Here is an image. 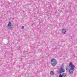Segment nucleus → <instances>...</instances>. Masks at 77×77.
Here are the masks:
<instances>
[{"mask_svg": "<svg viewBox=\"0 0 77 77\" xmlns=\"http://www.w3.org/2000/svg\"><path fill=\"white\" fill-rule=\"evenodd\" d=\"M69 66L70 67V70H69V72L71 74L73 73L74 72V69L75 68V66L72 65V63L70 62L69 64Z\"/></svg>", "mask_w": 77, "mask_h": 77, "instance_id": "f257e3e1", "label": "nucleus"}, {"mask_svg": "<svg viewBox=\"0 0 77 77\" xmlns=\"http://www.w3.org/2000/svg\"><path fill=\"white\" fill-rule=\"evenodd\" d=\"M51 62H52L51 63V65L53 66H55L57 65V61L55 59H51Z\"/></svg>", "mask_w": 77, "mask_h": 77, "instance_id": "f03ea898", "label": "nucleus"}, {"mask_svg": "<svg viewBox=\"0 0 77 77\" xmlns=\"http://www.w3.org/2000/svg\"><path fill=\"white\" fill-rule=\"evenodd\" d=\"M8 29H10V30H12V26H12V23H11V22H9L8 24Z\"/></svg>", "mask_w": 77, "mask_h": 77, "instance_id": "7ed1b4c3", "label": "nucleus"}, {"mask_svg": "<svg viewBox=\"0 0 77 77\" xmlns=\"http://www.w3.org/2000/svg\"><path fill=\"white\" fill-rule=\"evenodd\" d=\"M64 72L65 70H64L63 69V68H61L60 69V70H59V72L60 73V74H61V73H62V72Z\"/></svg>", "mask_w": 77, "mask_h": 77, "instance_id": "20e7f679", "label": "nucleus"}, {"mask_svg": "<svg viewBox=\"0 0 77 77\" xmlns=\"http://www.w3.org/2000/svg\"><path fill=\"white\" fill-rule=\"evenodd\" d=\"M66 32V29H62V33L63 34H65Z\"/></svg>", "mask_w": 77, "mask_h": 77, "instance_id": "39448f33", "label": "nucleus"}, {"mask_svg": "<svg viewBox=\"0 0 77 77\" xmlns=\"http://www.w3.org/2000/svg\"><path fill=\"white\" fill-rule=\"evenodd\" d=\"M50 74L51 75H53L54 74V73L53 71H51L50 72Z\"/></svg>", "mask_w": 77, "mask_h": 77, "instance_id": "423d86ee", "label": "nucleus"}, {"mask_svg": "<svg viewBox=\"0 0 77 77\" xmlns=\"http://www.w3.org/2000/svg\"><path fill=\"white\" fill-rule=\"evenodd\" d=\"M66 75V73H63L62 74V75H63V77H65Z\"/></svg>", "mask_w": 77, "mask_h": 77, "instance_id": "0eeeda50", "label": "nucleus"}, {"mask_svg": "<svg viewBox=\"0 0 77 77\" xmlns=\"http://www.w3.org/2000/svg\"><path fill=\"white\" fill-rule=\"evenodd\" d=\"M59 77H63V76L62 75V74H61L59 75Z\"/></svg>", "mask_w": 77, "mask_h": 77, "instance_id": "6e6552de", "label": "nucleus"}, {"mask_svg": "<svg viewBox=\"0 0 77 77\" xmlns=\"http://www.w3.org/2000/svg\"><path fill=\"white\" fill-rule=\"evenodd\" d=\"M24 26H22V29H24Z\"/></svg>", "mask_w": 77, "mask_h": 77, "instance_id": "1a4fd4ad", "label": "nucleus"}, {"mask_svg": "<svg viewBox=\"0 0 77 77\" xmlns=\"http://www.w3.org/2000/svg\"><path fill=\"white\" fill-rule=\"evenodd\" d=\"M58 11L60 12H62V10H59Z\"/></svg>", "mask_w": 77, "mask_h": 77, "instance_id": "9d476101", "label": "nucleus"}, {"mask_svg": "<svg viewBox=\"0 0 77 77\" xmlns=\"http://www.w3.org/2000/svg\"><path fill=\"white\" fill-rule=\"evenodd\" d=\"M39 22H40V23H41V21L40 20H39Z\"/></svg>", "mask_w": 77, "mask_h": 77, "instance_id": "9b49d317", "label": "nucleus"}]
</instances>
